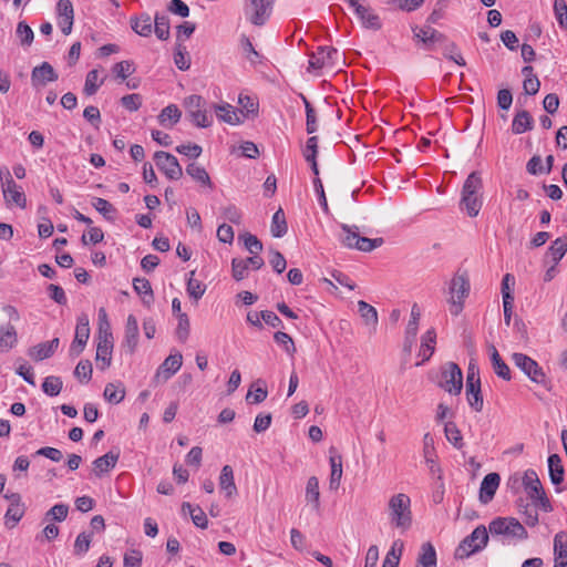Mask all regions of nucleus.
Masks as SVG:
<instances>
[{
    "mask_svg": "<svg viewBox=\"0 0 567 567\" xmlns=\"http://www.w3.org/2000/svg\"><path fill=\"white\" fill-rule=\"evenodd\" d=\"M554 12L558 24L563 29H567V3L565 0L554 1Z\"/></svg>",
    "mask_w": 567,
    "mask_h": 567,
    "instance_id": "64",
    "label": "nucleus"
},
{
    "mask_svg": "<svg viewBox=\"0 0 567 567\" xmlns=\"http://www.w3.org/2000/svg\"><path fill=\"white\" fill-rule=\"evenodd\" d=\"M444 433L446 436V440L455 447V449H462L463 443V436L461 434V431L458 430L457 425L454 422H446L444 426Z\"/></svg>",
    "mask_w": 567,
    "mask_h": 567,
    "instance_id": "46",
    "label": "nucleus"
},
{
    "mask_svg": "<svg viewBox=\"0 0 567 567\" xmlns=\"http://www.w3.org/2000/svg\"><path fill=\"white\" fill-rule=\"evenodd\" d=\"M181 116L182 112L177 105L169 104L161 111L158 122L163 126L173 127L179 121Z\"/></svg>",
    "mask_w": 567,
    "mask_h": 567,
    "instance_id": "32",
    "label": "nucleus"
},
{
    "mask_svg": "<svg viewBox=\"0 0 567 567\" xmlns=\"http://www.w3.org/2000/svg\"><path fill=\"white\" fill-rule=\"evenodd\" d=\"M104 80L100 79L97 70H91L85 78L84 93L86 95H93L97 92L99 87L103 84Z\"/></svg>",
    "mask_w": 567,
    "mask_h": 567,
    "instance_id": "49",
    "label": "nucleus"
},
{
    "mask_svg": "<svg viewBox=\"0 0 567 567\" xmlns=\"http://www.w3.org/2000/svg\"><path fill=\"white\" fill-rule=\"evenodd\" d=\"M138 322L134 315H128L125 324V333L122 347L130 353H135L138 346Z\"/></svg>",
    "mask_w": 567,
    "mask_h": 567,
    "instance_id": "18",
    "label": "nucleus"
},
{
    "mask_svg": "<svg viewBox=\"0 0 567 567\" xmlns=\"http://www.w3.org/2000/svg\"><path fill=\"white\" fill-rule=\"evenodd\" d=\"M487 529L481 525L461 542L455 550V557L458 559L467 558L472 554L482 550L487 545Z\"/></svg>",
    "mask_w": 567,
    "mask_h": 567,
    "instance_id": "2",
    "label": "nucleus"
},
{
    "mask_svg": "<svg viewBox=\"0 0 567 567\" xmlns=\"http://www.w3.org/2000/svg\"><path fill=\"white\" fill-rule=\"evenodd\" d=\"M92 206L107 220H114L116 215V208L106 199L94 197Z\"/></svg>",
    "mask_w": 567,
    "mask_h": 567,
    "instance_id": "45",
    "label": "nucleus"
},
{
    "mask_svg": "<svg viewBox=\"0 0 567 567\" xmlns=\"http://www.w3.org/2000/svg\"><path fill=\"white\" fill-rule=\"evenodd\" d=\"M68 514L69 506L66 504H55L47 512L45 518L56 522H63L68 517Z\"/></svg>",
    "mask_w": 567,
    "mask_h": 567,
    "instance_id": "63",
    "label": "nucleus"
},
{
    "mask_svg": "<svg viewBox=\"0 0 567 567\" xmlns=\"http://www.w3.org/2000/svg\"><path fill=\"white\" fill-rule=\"evenodd\" d=\"M523 484L529 497L532 498L533 502H535L536 505H539V507L546 513L551 512L553 507L550 505V502L546 496L542 483L535 471L528 470L525 472L523 477Z\"/></svg>",
    "mask_w": 567,
    "mask_h": 567,
    "instance_id": "9",
    "label": "nucleus"
},
{
    "mask_svg": "<svg viewBox=\"0 0 567 567\" xmlns=\"http://www.w3.org/2000/svg\"><path fill=\"white\" fill-rule=\"evenodd\" d=\"M437 384L450 394H460L463 389V373L460 367L454 362L445 363L441 369Z\"/></svg>",
    "mask_w": 567,
    "mask_h": 567,
    "instance_id": "6",
    "label": "nucleus"
},
{
    "mask_svg": "<svg viewBox=\"0 0 567 567\" xmlns=\"http://www.w3.org/2000/svg\"><path fill=\"white\" fill-rule=\"evenodd\" d=\"M58 25L63 34L72 32L74 22V9L70 0H59L56 3Z\"/></svg>",
    "mask_w": 567,
    "mask_h": 567,
    "instance_id": "16",
    "label": "nucleus"
},
{
    "mask_svg": "<svg viewBox=\"0 0 567 567\" xmlns=\"http://www.w3.org/2000/svg\"><path fill=\"white\" fill-rule=\"evenodd\" d=\"M97 338H113L111 323L107 318L106 310L100 308L97 319Z\"/></svg>",
    "mask_w": 567,
    "mask_h": 567,
    "instance_id": "55",
    "label": "nucleus"
},
{
    "mask_svg": "<svg viewBox=\"0 0 567 567\" xmlns=\"http://www.w3.org/2000/svg\"><path fill=\"white\" fill-rule=\"evenodd\" d=\"M466 399L474 411L481 412L483 410L484 400L481 391L480 371L473 361L470 362L467 369Z\"/></svg>",
    "mask_w": 567,
    "mask_h": 567,
    "instance_id": "5",
    "label": "nucleus"
},
{
    "mask_svg": "<svg viewBox=\"0 0 567 567\" xmlns=\"http://www.w3.org/2000/svg\"><path fill=\"white\" fill-rule=\"evenodd\" d=\"M221 217L233 224L239 225L243 219L241 210L234 204H229L220 209Z\"/></svg>",
    "mask_w": 567,
    "mask_h": 567,
    "instance_id": "58",
    "label": "nucleus"
},
{
    "mask_svg": "<svg viewBox=\"0 0 567 567\" xmlns=\"http://www.w3.org/2000/svg\"><path fill=\"white\" fill-rule=\"evenodd\" d=\"M156 166L169 179H179L183 175L182 166L177 158L164 151H158L154 154Z\"/></svg>",
    "mask_w": 567,
    "mask_h": 567,
    "instance_id": "12",
    "label": "nucleus"
},
{
    "mask_svg": "<svg viewBox=\"0 0 567 567\" xmlns=\"http://www.w3.org/2000/svg\"><path fill=\"white\" fill-rule=\"evenodd\" d=\"M483 181L477 172H472L464 182L462 192L466 194H482Z\"/></svg>",
    "mask_w": 567,
    "mask_h": 567,
    "instance_id": "47",
    "label": "nucleus"
},
{
    "mask_svg": "<svg viewBox=\"0 0 567 567\" xmlns=\"http://www.w3.org/2000/svg\"><path fill=\"white\" fill-rule=\"evenodd\" d=\"M470 292V280L465 272L456 274L450 285V311L453 316H458L463 310L464 300Z\"/></svg>",
    "mask_w": 567,
    "mask_h": 567,
    "instance_id": "4",
    "label": "nucleus"
},
{
    "mask_svg": "<svg viewBox=\"0 0 567 567\" xmlns=\"http://www.w3.org/2000/svg\"><path fill=\"white\" fill-rule=\"evenodd\" d=\"M183 357L181 353L168 355L164 362L158 367L155 375V382H166L171 379L182 367Z\"/></svg>",
    "mask_w": 567,
    "mask_h": 567,
    "instance_id": "15",
    "label": "nucleus"
},
{
    "mask_svg": "<svg viewBox=\"0 0 567 567\" xmlns=\"http://www.w3.org/2000/svg\"><path fill=\"white\" fill-rule=\"evenodd\" d=\"M174 63L175 65L182 70L186 71L190 66V58L185 47L182 44H177L174 52Z\"/></svg>",
    "mask_w": 567,
    "mask_h": 567,
    "instance_id": "56",
    "label": "nucleus"
},
{
    "mask_svg": "<svg viewBox=\"0 0 567 567\" xmlns=\"http://www.w3.org/2000/svg\"><path fill=\"white\" fill-rule=\"evenodd\" d=\"M58 73L49 62H42L40 65L33 68L31 73V83L34 87L45 86L50 82L56 81Z\"/></svg>",
    "mask_w": 567,
    "mask_h": 567,
    "instance_id": "17",
    "label": "nucleus"
},
{
    "mask_svg": "<svg viewBox=\"0 0 567 567\" xmlns=\"http://www.w3.org/2000/svg\"><path fill=\"white\" fill-rule=\"evenodd\" d=\"M216 116L231 125L239 124L240 118L230 104L215 105Z\"/></svg>",
    "mask_w": 567,
    "mask_h": 567,
    "instance_id": "44",
    "label": "nucleus"
},
{
    "mask_svg": "<svg viewBox=\"0 0 567 567\" xmlns=\"http://www.w3.org/2000/svg\"><path fill=\"white\" fill-rule=\"evenodd\" d=\"M182 513H188L195 526L205 529L208 526V519L205 512L199 506H193L188 502L182 504Z\"/></svg>",
    "mask_w": 567,
    "mask_h": 567,
    "instance_id": "28",
    "label": "nucleus"
},
{
    "mask_svg": "<svg viewBox=\"0 0 567 567\" xmlns=\"http://www.w3.org/2000/svg\"><path fill=\"white\" fill-rule=\"evenodd\" d=\"M549 477L554 485H559L564 481V466L558 454H551L548 457Z\"/></svg>",
    "mask_w": 567,
    "mask_h": 567,
    "instance_id": "31",
    "label": "nucleus"
},
{
    "mask_svg": "<svg viewBox=\"0 0 567 567\" xmlns=\"http://www.w3.org/2000/svg\"><path fill=\"white\" fill-rule=\"evenodd\" d=\"M103 395L109 403L118 404L125 398V388L121 382H110L105 385Z\"/></svg>",
    "mask_w": 567,
    "mask_h": 567,
    "instance_id": "33",
    "label": "nucleus"
},
{
    "mask_svg": "<svg viewBox=\"0 0 567 567\" xmlns=\"http://www.w3.org/2000/svg\"><path fill=\"white\" fill-rule=\"evenodd\" d=\"M482 194H466L464 192L461 193L460 208L470 217H476L482 208Z\"/></svg>",
    "mask_w": 567,
    "mask_h": 567,
    "instance_id": "21",
    "label": "nucleus"
},
{
    "mask_svg": "<svg viewBox=\"0 0 567 567\" xmlns=\"http://www.w3.org/2000/svg\"><path fill=\"white\" fill-rule=\"evenodd\" d=\"M534 120L529 112L522 110L516 113L512 122V131L514 134H523L533 128Z\"/></svg>",
    "mask_w": 567,
    "mask_h": 567,
    "instance_id": "27",
    "label": "nucleus"
},
{
    "mask_svg": "<svg viewBox=\"0 0 567 567\" xmlns=\"http://www.w3.org/2000/svg\"><path fill=\"white\" fill-rule=\"evenodd\" d=\"M306 499L312 503L315 509L320 507L319 481L316 476L308 478L306 486Z\"/></svg>",
    "mask_w": 567,
    "mask_h": 567,
    "instance_id": "42",
    "label": "nucleus"
},
{
    "mask_svg": "<svg viewBox=\"0 0 567 567\" xmlns=\"http://www.w3.org/2000/svg\"><path fill=\"white\" fill-rule=\"evenodd\" d=\"M63 388V382L61 378L50 375L47 377L42 383V390L47 395L56 396L60 394Z\"/></svg>",
    "mask_w": 567,
    "mask_h": 567,
    "instance_id": "50",
    "label": "nucleus"
},
{
    "mask_svg": "<svg viewBox=\"0 0 567 567\" xmlns=\"http://www.w3.org/2000/svg\"><path fill=\"white\" fill-rule=\"evenodd\" d=\"M265 265L260 256H251L245 259L234 258L231 260V274L236 281L248 277L249 269L258 270Z\"/></svg>",
    "mask_w": 567,
    "mask_h": 567,
    "instance_id": "13",
    "label": "nucleus"
},
{
    "mask_svg": "<svg viewBox=\"0 0 567 567\" xmlns=\"http://www.w3.org/2000/svg\"><path fill=\"white\" fill-rule=\"evenodd\" d=\"M186 173L200 185L213 188L210 177L203 166H199L196 163H190L186 167Z\"/></svg>",
    "mask_w": 567,
    "mask_h": 567,
    "instance_id": "35",
    "label": "nucleus"
},
{
    "mask_svg": "<svg viewBox=\"0 0 567 567\" xmlns=\"http://www.w3.org/2000/svg\"><path fill=\"white\" fill-rule=\"evenodd\" d=\"M382 244H383L382 238L370 239L368 237L360 236L354 241V249H358V250L364 251V252H369V251H372L373 249L380 247Z\"/></svg>",
    "mask_w": 567,
    "mask_h": 567,
    "instance_id": "57",
    "label": "nucleus"
},
{
    "mask_svg": "<svg viewBox=\"0 0 567 567\" xmlns=\"http://www.w3.org/2000/svg\"><path fill=\"white\" fill-rule=\"evenodd\" d=\"M421 316V308L416 303H414L412 306L411 316L405 329V338L403 344V351L405 353L410 354L415 343Z\"/></svg>",
    "mask_w": 567,
    "mask_h": 567,
    "instance_id": "14",
    "label": "nucleus"
},
{
    "mask_svg": "<svg viewBox=\"0 0 567 567\" xmlns=\"http://www.w3.org/2000/svg\"><path fill=\"white\" fill-rule=\"evenodd\" d=\"M489 352L494 372L497 374V377L502 378L503 380L509 381L512 379L511 369L501 358L497 349L494 346H491Z\"/></svg>",
    "mask_w": 567,
    "mask_h": 567,
    "instance_id": "29",
    "label": "nucleus"
},
{
    "mask_svg": "<svg viewBox=\"0 0 567 567\" xmlns=\"http://www.w3.org/2000/svg\"><path fill=\"white\" fill-rule=\"evenodd\" d=\"M329 462H330V467H331L329 487H330V489L336 491L340 486L343 471H342V456L340 454H338L333 447L330 449Z\"/></svg>",
    "mask_w": 567,
    "mask_h": 567,
    "instance_id": "22",
    "label": "nucleus"
},
{
    "mask_svg": "<svg viewBox=\"0 0 567 567\" xmlns=\"http://www.w3.org/2000/svg\"><path fill=\"white\" fill-rule=\"evenodd\" d=\"M133 287L137 295L143 296L144 305L150 306L153 302V290L151 282L146 278H135Z\"/></svg>",
    "mask_w": 567,
    "mask_h": 567,
    "instance_id": "40",
    "label": "nucleus"
},
{
    "mask_svg": "<svg viewBox=\"0 0 567 567\" xmlns=\"http://www.w3.org/2000/svg\"><path fill=\"white\" fill-rule=\"evenodd\" d=\"M501 482V476L497 473L487 474L482 483L480 488V501L484 504H487L493 499Z\"/></svg>",
    "mask_w": 567,
    "mask_h": 567,
    "instance_id": "20",
    "label": "nucleus"
},
{
    "mask_svg": "<svg viewBox=\"0 0 567 567\" xmlns=\"http://www.w3.org/2000/svg\"><path fill=\"white\" fill-rule=\"evenodd\" d=\"M339 60V52L333 47H319L317 52L309 56L308 70L333 68Z\"/></svg>",
    "mask_w": 567,
    "mask_h": 567,
    "instance_id": "11",
    "label": "nucleus"
},
{
    "mask_svg": "<svg viewBox=\"0 0 567 567\" xmlns=\"http://www.w3.org/2000/svg\"><path fill=\"white\" fill-rule=\"evenodd\" d=\"M118 457L120 453L114 451H110L103 456L97 457L93 462L94 473L96 474V476H101L102 474L107 473L110 470H112L116 465Z\"/></svg>",
    "mask_w": 567,
    "mask_h": 567,
    "instance_id": "24",
    "label": "nucleus"
},
{
    "mask_svg": "<svg viewBox=\"0 0 567 567\" xmlns=\"http://www.w3.org/2000/svg\"><path fill=\"white\" fill-rule=\"evenodd\" d=\"M114 338H97L96 365L101 371L106 370L112 362Z\"/></svg>",
    "mask_w": 567,
    "mask_h": 567,
    "instance_id": "19",
    "label": "nucleus"
},
{
    "mask_svg": "<svg viewBox=\"0 0 567 567\" xmlns=\"http://www.w3.org/2000/svg\"><path fill=\"white\" fill-rule=\"evenodd\" d=\"M450 40L447 37L435 29L427 28V51L441 50Z\"/></svg>",
    "mask_w": 567,
    "mask_h": 567,
    "instance_id": "52",
    "label": "nucleus"
},
{
    "mask_svg": "<svg viewBox=\"0 0 567 567\" xmlns=\"http://www.w3.org/2000/svg\"><path fill=\"white\" fill-rule=\"evenodd\" d=\"M536 507H539V505H536L535 502H533V504H528L520 501L518 504L519 512L524 516V523L527 526L534 527L538 524V513Z\"/></svg>",
    "mask_w": 567,
    "mask_h": 567,
    "instance_id": "39",
    "label": "nucleus"
},
{
    "mask_svg": "<svg viewBox=\"0 0 567 567\" xmlns=\"http://www.w3.org/2000/svg\"><path fill=\"white\" fill-rule=\"evenodd\" d=\"M512 360L514 364L529 378L530 381L538 384H545L546 374L543 368L539 367L534 359L527 354L515 352L512 354Z\"/></svg>",
    "mask_w": 567,
    "mask_h": 567,
    "instance_id": "10",
    "label": "nucleus"
},
{
    "mask_svg": "<svg viewBox=\"0 0 567 567\" xmlns=\"http://www.w3.org/2000/svg\"><path fill=\"white\" fill-rule=\"evenodd\" d=\"M358 311L361 316V318L364 320L365 324L372 326L373 328L378 324V311L377 309L367 303L363 300H360L358 302Z\"/></svg>",
    "mask_w": 567,
    "mask_h": 567,
    "instance_id": "43",
    "label": "nucleus"
},
{
    "mask_svg": "<svg viewBox=\"0 0 567 567\" xmlns=\"http://www.w3.org/2000/svg\"><path fill=\"white\" fill-rule=\"evenodd\" d=\"M489 533L494 535H504L517 539H526L528 537L525 527L513 517H498L493 519L488 525Z\"/></svg>",
    "mask_w": 567,
    "mask_h": 567,
    "instance_id": "8",
    "label": "nucleus"
},
{
    "mask_svg": "<svg viewBox=\"0 0 567 567\" xmlns=\"http://www.w3.org/2000/svg\"><path fill=\"white\" fill-rule=\"evenodd\" d=\"M130 24L132 30L141 37H150L153 32L152 18L146 12L131 17Z\"/></svg>",
    "mask_w": 567,
    "mask_h": 567,
    "instance_id": "23",
    "label": "nucleus"
},
{
    "mask_svg": "<svg viewBox=\"0 0 567 567\" xmlns=\"http://www.w3.org/2000/svg\"><path fill=\"white\" fill-rule=\"evenodd\" d=\"M195 270L189 272V278L187 280V293L189 297L198 300L205 293L206 286L202 284V281L194 278Z\"/></svg>",
    "mask_w": 567,
    "mask_h": 567,
    "instance_id": "54",
    "label": "nucleus"
},
{
    "mask_svg": "<svg viewBox=\"0 0 567 567\" xmlns=\"http://www.w3.org/2000/svg\"><path fill=\"white\" fill-rule=\"evenodd\" d=\"M300 96L303 101L306 109V130L308 134H312L318 128L316 111L303 94H300Z\"/></svg>",
    "mask_w": 567,
    "mask_h": 567,
    "instance_id": "53",
    "label": "nucleus"
},
{
    "mask_svg": "<svg viewBox=\"0 0 567 567\" xmlns=\"http://www.w3.org/2000/svg\"><path fill=\"white\" fill-rule=\"evenodd\" d=\"M89 338H90L89 316L85 313H82L78 317L74 339L86 343Z\"/></svg>",
    "mask_w": 567,
    "mask_h": 567,
    "instance_id": "48",
    "label": "nucleus"
},
{
    "mask_svg": "<svg viewBox=\"0 0 567 567\" xmlns=\"http://www.w3.org/2000/svg\"><path fill=\"white\" fill-rule=\"evenodd\" d=\"M288 226L286 221L285 213L279 208L272 216L270 231L276 238H281L287 234Z\"/></svg>",
    "mask_w": 567,
    "mask_h": 567,
    "instance_id": "36",
    "label": "nucleus"
},
{
    "mask_svg": "<svg viewBox=\"0 0 567 567\" xmlns=\"http://www.w3.org/2000/svg\"><path fill=\"white\" fill-rule=\"evenodd\" d=\"M274 339H275L276 343L281 346L288 354H293L296 352L295 342L288 333L282 332V331H277L274 334Z\"/></svg>",
    "mask_w": 567,
    "mask_h": 567,
    "instance_id": "62",
    "label": "nucleus"
},
{
    "mask_svg": "<svg viewBox=\"0 0 567 567\" xmlns=\"http://www.w3.org/2000/svg\"><path fill=\"white\" fill-rule=\"evenodd\" d=\"M17 35L20 39L21 45L24 47L31 45L34 38L32 29L24 21L18 23Z\"/></svg>",
    "mask_w": 567,
    "mask_h": 567,
    "instance_id": "61",
    "label": "nucleus"
},
{
    "mask_svg": "<svg viewBox=\"0 0 567 567\" xmlns=\"http://www.w3.org/2000/svg\"><path fill=\"white\" fill-rule=\"evenodd\" d=\"M0 182L6 204L8 206H12L14 204L20 208H25V195L21 187L13 181L8 167L0 168Z\"/></svg>",
    "mask_w": 567,
    "mask_h": 567,
    "instance_id": "3",
    "label": "nucleus"
},
{
    "mask_svg": "<svg viewBox=\"0 0 567 567\" xmlns=\"http://www.w3.org/2000/svg\"><path fill=\"white\" fill-rule=\"evenodd\" d=\"M564 534L558 533L554 538V567H567V544L564 543Z\"/></svg>",
    "mask_w": 567,
    "mask_h": 567,
    "instance_id": "30",
    "label": "nucleus"
},
{
    "mask_svg": "<svg viewBox=\"0 0 567 567\" xmlns=\"http://www.w3.org/2000/svg\"><path fill=\"white\" fill-rule=\"evenodd\" d=\"M156 37L159 39V40H167L169 39V19L166 14L164 13H155V17H154V28H153Z\"/></svg>",
    "mask_w": 567,
    "mask_h": 567,
    "instance_id": "38",
    "label": "nucleus"
},
{
    "mask_svg": "<svg viewBox=\"0 0 567 567\" xmlns=\"http://www.w3.org/2000/svg\"><path fill=\"white\" fill-rule=\"evenodd\" d=\"M25 512L24 504H10L4 514V525L7 528H14L21 520Z\"/></svg>",
    "mask_w": 567,
    "mask_h": 567,
    "instance_id": "34",
    "label": "nucleus"
},
{
    "mask_svg": "<svg viewBox=\"0 0 567 567\" xmlns=\"http://www.w3.org/2000/svg\"><path fill=\"white\" fill-rule=\"evenodd\" d=\"M219 486L225 492L226 497H233L237 494V486L234 480V471L230 465H225L219 475Z\"/></svg>",
    "mask_w": 567,
    "mask_h": 567,
    "instance_id": "26",
    "label": "nucleus"
},
{
    "mask_svg": "<svg viewBox=\"0 0 567 567\" xmlns=\"http://www.w3.org/2000/svg\"><path fill=\"white\" fill-rule=\"evenodd\" d=\"M514 285H515V277L511 274H506L502 280L503 302L514 301V289H513Z\"/></svg>",
    "mask_w": 567,
    "mask_h": 567,
    "instance_id": "60",
    "label": "nucleus"
},
{
    "mask_svg": "<svg viewBox=\"0 0 567 567\" xmlns=\"http://www.w3.org/2000/svg\"><path fill=\"white\" fill-rule=\"evenodd\" d=\"M567 252V236L555 239L547 250V256L557 265Z\"/></svg>",
    "mask_w": 567,
    "mask_h": 567,
    "instance_id": "37",
    "label": "nucleus"
},
{
    "mask_svg": "<svg viewBox=\"0 0 567 567\" xmlns=\"http://www.w3.org/2000/svg\"><path fill=\"white\" fill-rule=\"evenodd\" d=\"M341 228L344 231V236L341 239L343 246L353 249L354 241L360 237L358 226H349L347 224H342Z\"/></svg>",
    "mask_w": 567,
    "mask_h": 567,
    "instance_id": "59",
    "label": "nucleus"
},
{
    "mask_svg": "<svg viewBox=\"0 0 567 567\" xmlns=\"http://www.w3.org/2000/svg\"><path fill=\"white\" fill-rule=\"evenodd\" d=\"M427 467L434 476H436L435 488L432 493V498L435 503H440L444 498V484L442 482L441 470L433 461L427 458Z\"/></svg>",
    "mask_w": 567,
    "mask_h": 567,
    "instance_id": "41",
    "label": "nucleus"
},
{
    "mask_svg": "<svg viewBox=\"0 0 567 567\" xmlns=\"http://www.w3.org/2000/svg\"><path fill=\"white\" fill-rule=\"evenodd\" d=\"M411 501L406 494L399 493L389 501L390 523L402 532L410 528L412 524Z\"/></svg>",
    "mask_w": 567,
    "mask_h": 567,
    "instance_id": "1",
    "label": "nucleus"
},
{
    "mask_svg": "<svg viewBox=\"0 0 567 567\" xmlns=\"http://www.w3.org/2000/svg\"><path fill=\"white\" fill-rule=\"evenodd\" d=\"M440 51L446 59L454 61L461 66L465 65V60L453 41L450 40L446 42V44H444Z\"/></svg>",
    "mask_w": 567,
    "mask_h": 567,
    "instance_id": "51",
    "label": "nucleus"
},
{
    "mask_svg": "<svg viewBox=\"0 0 567 567\" xmlns=\"http://www.w3.org/2000/svg\"><path fill=\"white\" fill-rule=\"evenodd\" d=\"M276 0H245L244 13L254 25H264L271 16Z\"/></svg>",
    "mask_w": 567,
    "mask_h": 567,
    "instance_id": "7",
    "label": "nucleus"
},
{
    "mask_svg": "<svg viewBox=\"0 0 567 567\" xmlns=\"http://www.w3.org/2000/svg\"><path fill=\"white\" fill-rule=\"evenodd\" d=\"M18 343L16 328L8 323L0 328V353L10 351Z\"/></svg>",
    "mask_w": 567,
    "mask_h": 567,
    "instance_id": "25",
    "label": "nucleus"
}]
</instances>
